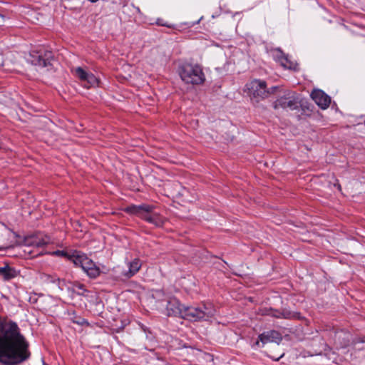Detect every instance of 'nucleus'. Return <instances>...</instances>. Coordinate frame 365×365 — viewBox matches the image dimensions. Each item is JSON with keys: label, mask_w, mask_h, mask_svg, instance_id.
<instances>
[{"label": "nucleus", "mask_w": 365, "mask_h": 365, "mask_svg": "<svg viewBox=\"0 0 365 365\" xmlns=\"http://www.w3.org/2000/svg\"><path fill=\"white\" fill-rule=\"evenodd\" d=\"M23 361V339L17 325L0 322V361L15 364Z\"/></svg>", "instance_id": "1"}, {"label": "nucleus", "mask_w": 365, "mask_h": 365, "mask_svg": "<svg viewBox=\"0 0 365 365\" xmlns=\"http://www.w3.org/2000/svg\"><path fill=\"white\" fill-rule=\"evenodd\" d=\"M24 60L37 71L49 70L52 66V53L41 46H30L24 52Z\"/></svg>", "instance_id": "2"}, {"label": "nucleus", "mask_w": 365, "mask_h": 365, "mask_svg": "<svg viewBox=\"0 0 365 365\" xmlns=\"http://www.w3.org/2000/svg\"><path fill=\"white\" fill-rule=\"evenodd\" d=\"M172 313L179 314V317L190 321L207 319L215 315V310L212 306H203L202 308L194 307H183V310L178 308L171 309Z\"/></svg>", "instance_id": "3"}, {"label": "nucleus", "mask_w": 365, "mask_h": 365, "mask_svg": "<svg viewBox=\"0 0 365 365\" xmlns=\"http://www.w3.org/2000/svg\"><path fill=\"white\" fill-rule=\"evenodd\" d=\"M178 72L181 80L187 84L199 85L205 80L202 68L198 64L184 63Z\"/></svg>", "instance_id": "4"}, {"label": "nucleus", "mask_w": 365, "mask_h": 365, "mask_svg": "<svg viewBox=\"0 0 365 365\" xmlns=\"http://www.w3.org/2000/svg\"><path fill=\"white\" fill-rule=\"evenodd\" d=\"M49 242V238L41 233L24 237V258H33L41 254L40 247Z\"/></svg>", "instance_id": "5"}, {"label": "nucleus", "mask_w": 365, "mask_h": 365, "mask_svg": "<svg viewBox=\"0 0 365 365\" xmlns=\"http://www.w3.org/2000/svg\"><path fill=\"white\" fill-rule=\"evenodd\" d=\"M153 207L149 205L143 204L140 205H131L126 208V211L136 215L145 220L155 225L161 226L163 224V219L156 213H152Z\"/></svg>", "instance_id": "6"}, {"label": "nucleus", "mask_w": 365, "mask_h": 365, "mask_svg": "<svg viewBox=\"0 0 365 365\" xmlns=\"http://www.w3.org/2000/svg\"><path fill=\"white\" fill-rule=\"evenodd\" d=\"M70 257L71 261H72L76 266L81 267L89 277L96 278L99 276L101 273L99 267L85 254L76 251L72 253Z\"/></svg>", "instance_id": "7"}, {"label": "nucleus", "mask_w": 365, "mask_h": 365, "mask_svg": "<svg viewBox=\"0 0 365 365\" xmlns=\"http://www.w3.org/2000/svg\"><path fill=\"white\" fill-rule=\"evenodd\" d=\"M247 94L257 101L262 100L269 96L270 91L267 88L264 81L254 79L247 83L245 86Z\"/></svg>", "instance_id": "8"}, {"label": "nucleus", "mask_w": 365, "mask_h": 365, "mask_svg": "<svg viewBox=\"0 0 365 365\" xmlns=\"http://www.w3.org/2000/svg\"><path fill=\"white\" fill-rule=\"evenodd\" d=\"M299 98L297 94L295 93L289 92L277 100L274 104V108H282L284 109L294 110L299 108Z\"/></svg>", "instance_id": "9"}, {"label": "nucleus", "mask_w": 365, "mask_h": 365, "mask_svg": "<svg viewBox=\"0 0 365 365\" xmlns=\"http://www.w3.org/2000/svg\"><path fill=\"white\" fill-rule=\"evenodd\" d=\"M282 339V336L280 333L274 330H269L259 335L258 340L255 342V346L262 347L269 343H276L279 344Z\"/></svg>", "instance_id": "10"}, {"label": "nucleus", "mask_w": 365, "mask_h": 365, "mask_svg": "<svg viewBox=\"0 0 365 365\" xmlns=\"http://www.w3.org/2000/svg\"><path fill=\"white\" fill-rule=\"evenodd\" d=\"M77 78L83 83L85 87H95L98 85V79L93 73L87 72L81 67H77L73 70Z\"/></svg>", "instance_id": "11"}, {"label": "nucleus", "mask_w": 365, "mask_h": 365, "mask_svg": "<svg viewBox=\"0 0 365 365\" xmlns=\"http://www.w3.org/2000/svg\"><path fill=\"white\" fill-rule=\"evenodd\" d=\"M272 56L275 61L279 62L284 68L294 71L297 69V63L289 59L287 56L284 55L280 49L277 48L273 50L272 51Z\"/></svg>", "instance_id": "12"}, {"label": "nucleus", "mask_w": 365, "mask_h": 365, "mask_svg": "<svg viewBox=\"0 0 365 365\" xmlns=\"http://www.w3.org/2000/svg\"><path fill=\"white\" fill-rule=\"evenodd\" d=\"M311 97L313 101L322 109L327 108L331 103L330 97L324 91L319 89L314 90L311 93Z\"/></svg>", "instance_id": "13"}, {"label": "nucleus", "mask_w": 365, "mask_h": 365, "mask_svg": "<svg viewBox=\"0 0 365 365\" xmlns=\"http://www.w3.org/2000/svg\"><path fill=\"white\" fill-rule=\"evenodd\" d=\"M263 314L272 316L276 318L284 319H299L300 315L297 312H291L289 311L279 312L273 309H265L263 311Z\"/></svg>", "instance_id": "14"}, {"label": "nucleus", "mask_w": 365, "mask_h": 365, "mask_svg": "<svg viewBox=\"0 0 365 365\" xmlns=\"http://www.w3.org/2000/svg\"><path fill=\"white\" fill-rule=\"evenodd\" d=\"M128 269H123L121 272L122 276L130 278L135 275L141 267V262L139 259H134L131 262H128L126 264Z\"/></svg>", "instance_id": "15"}, {"label": "nucleus", "mask_w": 365, "mask_h": 365, "mask_svg": "<svg viewBox=\"0 0 365 365\" xmlns=\"http://www.w3.org/2000/svg\"><path fill=\"white\" fill-rule=\"evenodd\" d=\"M183 307L184 306L181 305L180 302L177 299L171 298L168 302L167 308H166L167 314H168V315L179 316V314H175L172 313L173 311L171 309L178 308V309H180V311H182Z\"/></svg>", "instance_id": "16"}, {"label": "nucleus", "mask_w": 365, "mask_h": 365, "mask_svg": "<svg viewBox=\"0 0 365 365\" xmlns=\"http://www.w3.org/2000/svg\"><path fill=\"white\" fill-rule=\"evenodd\" d=\"M0 274L6 280L12 279L16 276V272L15 269L11 268L6 264L0 266Z\"/></svg>", "instance_id": "17"}, {"label": "nucleus", "mask_w": 365, "mask_h": 365, "mask_svg": "<svg viewBox=\"0 0 365 365\" xmlns=\"http://www.w3.org/2000/svg\"><path fill=\"white\" fill-rule=\"evenodd\" d=\"M45 278H46L44 279L45 282L55 283V284H56L58 289L59 290L63 289V287L65 285L64 280H61L60 278H56L54 277H51V276H48V275L45 276Z\"/></svg>", "instance_id": "18"}, {"label": "nucleus", "mask_w": 365, "mask_h": 365, "mask_svg": "<svg viewBox=\"0 0 365 365\" xmlns=\"http://www.w3.org/2000/svg\"><path fill=\"white\" fill-rule=\"evenodd\" d=\"M76 287L80 290H82V292L78 293L79 294L83 295L84 293L87 292V290L85 289V286L79 282L72 283V289H74Z\"/></svg>", "instance_id": "19"}, {"label": "nucleus", "mask_w": 365, "mask_h": 365, "mask_svg": "<svg viewBox=\"0 0 365 365\" xmlns=\"http://www.w3.org/2000/svg\"><path fill=\"white\" fill-rule=\"evenodd\" d=\"M53 255L66 257L69 260H71V257H70L72 255V254H68L66 252L61 251V250H57L56 252H53Z\"/></svg>", "instance_id": "20"}, {"label": "nucleus", "mask_w": 365, "mask_h": 365, "mask_svg": "<svg viewBox=\"0 0 365 365\" xmlns=\"http://www.w3.org/2000/svg\"><path fill=\"white\" fill-rule=\"evenodd\" d=\"M28 301L31 303V304H35L38 302V297L36 296V294H33L31 296H30L28 299Z\"/></svg>", "instance_id": "21"}, {"label": "nucleus", "mask_w": 365, "mask_h": 365, "mask_svg": "<svg viewBox=\"0 0 365 365\" xmlns=\"http://www.w3.org/2000/svg\"><path fill=\"white\" fill-rule=\"evenodd\" d=\"M28 344L24 341V361L30 356V353L27 350Z\"/></svg>", "instance_id": "22"}, {"label": "nucleus", "mask_w": 365, "mask_h": 365, "mask_svg": "<svg viewBox=\"0 0 365 365\" xmlns=\"http://www.w3.org/2000/svg\"><path fill=\"white\" fill-rule=\"evenodd\" d=\"M283 356H284V353H282V354H281L279 356H277V357H275V356H272L271 357H272L273 359H274V360L277 361V360H279V359H281Z\"/></svg>", "instance_id": "23"}, {"label": "nucleus", "mask_w": 365, "mask_h": 365, "mask_svg": "<svg viewBox=\"0 0 365 365\" xmlns=\"http://www.w3.org/2000/svg\"><path fill=\"white\" fill-rule=\"evenodd\" d=\"M29 197H28V199L30 200V201L32 200V196H30V194H28Z\"/></svg>", "instance_id": "24"}, {"label": "nucleus", "mask_w": 365, "mask_h": 365, "mask_svg": "<svg viewBox=\"0 0 365 365\" xmlns=\"http://www.w3.org/2000/svg\"><path fill=\"white\" fill-rule=\"evenodd\" d=\"M168 27V28H170L171 26H170V24H167Z\"/></svg>", "instance_id": "25"}, {"label": "nucleus", "mask_w": 365, "mask_h": 365, "mask_svg": "<svg viewBox=\"0 0 365 365\" xmlns=\"http://www.w3.org/2000/svg\"><path fill=\"white\" fill-rule=\"evenodd\" d=\"M1 60V56H0V61Z\"/></svg>", "instance_id": "26"}]
</instances>
